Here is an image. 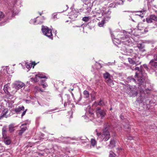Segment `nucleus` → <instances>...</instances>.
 <instances>
[{
	"label": "nucleus",
	"mask_w": 157,
	"mask_h": 157,
	"mask_svg": "<svg viewBox=\"0 0 157 157\" xmlns=\"http://www.w3.org/2000/svg\"><path fill=\"white\" fill-rule=\"evenodd\" d=\"M135 70L137 71L136 72L135 78H136L138 84V90L139 92V97L137 98L136 101H138L141 106L143 105V107L145 109H148L150 107V100L147 96L148 94L150 93L152 88H149L147 86L149 84H147L144 85L145 78L144 76L142 75V72L140 71L138 67L135 68Z\"/></svg>",
	"instance_id": "obj_1"
},
{
	"label": "nucleus",
	"mask_w": 157,
	"mask_h": 157,
	"mask_svg": "<svg viewBox=\"0 0 157 157\" xmlns=\"http://www.w3.org/2000/svg\"><path fill=\"white\" fill-rule=\"evenodd\" d=\"M132 39L127 35H124L121 38V43L128 46H132L133 45L132 42L131 40Z\"/></svg>",
	"instance_id": "obj_2"
},
{
	"label": "nucleus",
	"mask_w": 157,
	"mask_h": 157,
	"mask_svg": "<svg viewBox=\"0 0 157 157\" xmlns=\"http://www.w3.org/2000/svg\"><path fill=\"white\" fill-rule=\"evenodd\" d=\"M41 30L43 34L52 39H53L52 34V30L48 27L42 26Z\"/></svg>",
	"instance_id": "obj_3"
},
{
	"label": "nucleus",
	"mask_w": 157,
	"mask_h": 157,
	"mask_svg": "<svg viewBox=\"0 0 157 157\" xmlns=\"http://www.w3.org/2000/svg\"><path fill=\"white\" fill-rule=\"evenodd\" d=\"M127 93L130 96H135L137 94V91L135 87L134 86H129L127 89Z\"/></svg>",
	"instance_id": "obj_4"
},
{
	"label": "nucleus",
	"mask_w": 157,
	"mask_h": 157,
	"mask_svg": "<svg viewBox=\"0 0 157 157\" xmlns=\"http://www.w3.org/2000/svg\"><path fill=\"white\" fill-rule=\"evenodd\" d=\"M157 48H155L152 49L150 52L147 53V57L148 59L150 58V57L153 56V59L151 60H153V61L157 62Z\"/></svg>",
	"instance_id": "obj_5"
},
{
	"label": "nucleus",
	"mask_w": 157,
	"mask_h": 157,
	"mask_svg": "<svg viewBox=\"0 0 157 157\" xmlns=\"http://www.w3.org/2000/svg\"><path fill=\"white\" fill-rule=\"evenodd\" d=\"M27 109H25L24 107L23 106H19L18 107L15 108L14 111L17 114H20L22 111H23L21 115V118H22L23 116L25 115Z\"/></svg>",
	"instance_id": "obj_6"
},
{
	"label": "nucleus",
	"mask_w": 157,
	"mask_h": 157,
	"mask_svg": "<svg viewBox=\"0 0 157 157\" xmlns=\"http://www.w3.org/2000/svg\"><path fill=\"white\" fill-rule=\"evenodd\" d=\"M110 137V135L108 131V128H105L103 130L102 138L106 141L108 140Z\"/></svg>",
	"instance_id": "obj_7"
},
{
	"label": "nucleus",
	"mask_w": 157,
	"mask_h": 157,
	"mask_svg": "<svg viewBox=\"0 0 157 157\" xmlns=\"http://www.w3.org/2000/svg\"><path fill=\"white\" fill-rule=\"evenodd\" d=\"M25 86L24 83L19 81L15 82L12 85L13 88L17 90L24 87Z\"/></svg>",
	"instance_id": "obj_8"
},
{
	"label": "nucleus",
	"mask_w": 157,
	"mask_h": 157,
	"mask_svg": "<svg viewBox=\"0 0 157 157\" xmlns=\"http://www.w3.org/2000/svg\"><path fill=\"white\" fill-rule=\"evenodd\" d=\"M96 114L98 117H101L102 118L104 117L105 115V111L103 109H101L99 107H97L95 110Z\"/></svg>",
	"instance_id": "obj_9"
},
{
	"label": "nucleus",
	"mask_w": 157,
	"mask_h": 157,
	"mask_svg": "<svg viewBox=\"0 0 157 157\" xmlns=\"http://www.w3.org/2000/svg\"><path fill=\"white\" fill-rule=\"evenodd\" d=\"M121 50L124 51V54L126 55H131L132 56L133 55V53H135L133 52V51L132 49H128L124 47L122 48Z\"/></svg>",
	"instance_id": "obj_10"
},
{
	"label": "nucleus",
	"mask_w": 157,
	"mask_h": 157,
	"mask_svg": "<svg viewBox=\"0 0 157 157\" xmlns=\"http://www.w3.org/2000/svg\"><path fill=\"white\" fill-rule=\"evenodd\" d=\"M149 64L151 69L153 70L154 71L157 70V62L154 61L153 60H151Z\"/></svg>",
	"instance_id": "obj_11"
},
{
	"label": "nucleus",
	"mask_w": 157,
	"mask_h": 157,
	"mask_svg": "<svg viewBox=\"0 0 157 157\" xmlns=\"http://www.w3.org/2000/svg\"><path fill=\"white\" fill-rule=\"evenodd\" d=\"M157 17L154 15H151L146 18V21L148 23H151L153 21H157Z\"/></svg>",
	"instance_id": "obj_12"
},
{
	"label": "nucleus",
	"mask_w": 157,
	"mask_h": 157,
	"mask_svg": "<svg viewBox=\"0 0 157 157\" xmlns=\"http://www.w3.org/2000/svg\"><path fill=\"white\" fill-rule=\"evenodd\" d=\"M129 63L132 65H137L140 64L141 62H139L137 60L136 61L134 60L133 57L132 58H128Z\"/></svg>",
	"instance_id": "obj_13"
},
{
	"label": "nucleus",
	"mask_w": 157,
	"mask_h": 157,
	"mask_svg": "<svg viewBox=\"0 0 157 157\" xmlns=\"http://www.w3.org/2000/svg\"><path fill=\"white\" fill-rule=\"evenodd\" d=\"M26 125L27 124L26 123H25L21 125V129L19 131V135L20 136H21L23 133L27 129V127L26 126Z\"/></svg>",
	"instance_id": "obj_14"
},
{
	"label": "nucleus",
	"mask_w": 157,
	"mask_h": 157,
	"mask_svg": "<svg viewBox=\"0 0 157 157\" xmlns=\"http://www.w3.org/2000/svg\"><path fill=\"white\" fill-rule=\"evenodd\" d=\"M7 129L6 126H4L2 128V138L8 136L7 134Z\"/></svg>",
	"instance_id": "obj_15"
},
{
	"label": "nucleus",
	"mask_w": 157,
	"mask_h": 157,
	"mask_svg": "<svg viewBox=\"0 0 157 157\" xmlns=\"http://www.w3.org/2000/svg\"><path fill=\"white\" fill-rule=\"evenodd\" d=\"M4 143L7 145H10L11 143V138L10 136L2 138Z\"/></svg>",
	"instance_id": "obj_16"
},
{
	"label": "nucleus",
	"mask_w": 157,
	"mask_h": 157,
	"mask_svg": "<svg viewBox=\"0 0 157 157\" xmlns=\"http://www.w3.org/2000/svg\"><path fill=\"white\" fill-rule=\"evenodd\" d=\"M110 13L111 12L108 11L107 13H105L103 15L104 17V19L103 20H105V21H108L110 18Z\"/></svg>",
	"instance_id": "obj_17"
},
{
	"label": "nucleus",
	"mask_w": 157,
	"mask_h": 157,
	"mask_svg": "<svg viewBox=\"0 0 157 157\" xmlns=\"http://www.w3.org/2000/svg\"><path fill=\"white\" fill-rule=\"evenodd\" d=\"M105 105V104L103 100L101 99L98 103L96 102H95L93 104V106L94 107H96L98 105L100 106H103Z\"/></svg>",
	"instance_id": "obj_18"
},
{
	"label": "nucleus",
	"mask_w": 157,
	"mask_h": 157,
	"mask_svg": "<svg viewBox=\"0 0 157 157\" xmlns=\"http://www.w3.org/2000/svg\"><path fill=\"white\" fill-rule=\"evenodd\" d=\"M39 18V17H37L36 18H34V19H32L30 21V23L33 24H35V25L40 23V22H37V21H38Z\"/></svg>",
	"instance_id": "obj_19"
},
{
	"label": "nucleus",
	"mask_w": 157,
	"mask_h": 157,
	"mask_svg": "<svg viewBox=\"0 0 157 157\" xmlns=\"http://www.w3.org/2000/svg\"><path fill=\"white\" fill-rule=\"evenodd\" d=\"M145 28V25L143 23H139L138 25V29L140 30H143Z\"/></svg>",
	"instance_id": "obj_20"
},
{
	"label": "nucleus",
	"mask_w": 157,
	"mask_h": 157,
	"mask_svg": "<svg viewBox=\"0 0 157 157\" xmlns=\"http://www.w3.org/2000/svg\"><path fill=\"white\" fill-rule=\"evenodd\" d=\"M115 146V141L113 139H111L108 146L109 148H112Z\"/></svg>",
	"instance_id": "obj_21"
},
{
	"label": "nucleus",
	"mask_w": 157,
	"mask_h": 157,
	"mask_svg": "<svg viewBox=\"0 0 157 157\" xmlns=\"http://www.w3.org/2000/svg\"><path fill=\"white\" fill-rule=\"evenodd\" d=\"M127 79L128 81H130L131 82H137L138 83L137 81H136V78H135L132 76L128 77Z\"/></svg>",
	"instance_id": "obj_22"
},
{
	"label": "nucleus",
	"mask_w": 157,
	"mask_h": 157,
	"mask_svg": "<svg viewBox=\"0 0 157 157\" xmlns=\"http://www.w3.org/2000/svg\"><path fill=\"white\" fill-rule=\"evenodd\" d=\"M77 16V13L72 14L70 16L69 18L72 20L74 21L76 20Z\"/></svg>",
	"instance_id": "obj_23"
},
{
	"label": "nucleus",
	"mask_w": 157,
	"mask_h": 157,
	"mask_svg": "<svg viewBox=\"0 0 157 157\" xmlns=\"http://www.w3.org/2000/svg\"><path fill=\"white\" fill-rule=\"evenodd\" d=\"M103 77L105 79H110L111 78V76L110 75L108 72H106L103 74Z\"/></svg>",
	"instance_id": "obj_24"
},
{
	"label": "nucleus",
	"mask_w": 157,
	"mask_h": 157,
	"mask_svg": "<svg viewBox=\"0 0 157 157\" xmlns=\"http://www.w3.org/2000/svg\"><path fill=\"white\" fill-rule=\"evenodd\" d=\"M114 43L115 44H119L121 43V39L120 40L119 39L117 38H114V40H113Z\"/></svg>",
	"instance_id": "obj_25"
},
{
	"label": "nucleus",
	"mask_w": 157,
	"mask_h": 157,
	"mask_svg": "<svg viewBox=\"0 0 157 157\" xmlns=\"http://www.w3.org/2000/svg\"><path fill=\"white\" fill-rule=\"evenodd\" d=\"M137 47L140 50L143 52L145 51V50L144 49V44H139L137 45Z\"/></svg>",
	"instance_id": "obj_26"
},
{
	"label": "nucleus",
	"mask_w": 157,
	"mask_h": 157,
	"mask_svg": "<svg viewBox=\"0 0 157 157\" xmlns=\"http://www.w3.org/2000/svg\"><path fill=\"white\" fill-rule=\"evenodd\" d=\"M8 112V110L7 109H5L4 110H3V111H2V115L1 116L5 117H6L7 116H6V114Z\"/></svg>",
	"instance_id": "obj_27"
},
{
	"label": "nucleus",
	"mask_w": 157,
	"mask_h": 157,
	"mask_svg": "<svg viewBox=\"0 0 157 157\" xmlns=\"http://www.w3.org/2000/svg\"><path fill=\"white\" fill-rule=\"evenodd\" d=\"M107 84L110 86H113L114 84L113 80L111 78L109 79L106 81Z\"/></svg>",
	"instance_id": "obj_28"
},
{
	"label": "nucleus",
	"mask_w": 157,
	"mask_h": 157,
	"mask_svg": "<svg viewBox=\"0 0 157 157\" xmlns=\"http://www.w3.org/2000/svg\"><path fill=\"white\" fill-rule=\"evenodd\" d=\"M133 56L134 60L136 61V60H137L139 62H140V58L138 56V55L136 53H133V55L132 56Z\"/></svg>",
	"instance_id": "obj_29"
},
{
	"label": "nucleus",
	"mask_w": 157,
	"mask_h": 157,
	"mask_svg": "<svg viewBox=\"0 0 157 157\" xmlns=\"http://www.w3.org/2000/svg\"><path fill=\"white\" fill-rule=\"evenodd\" d=\"M14 126L13 124H11L9 126V130L10 132H12L14 130Z\"/></svg>",
	"instance_id": "obj_30"
},
{
	"label": "nucleus",
	"mask_w": 157,
	"mask_h": 157,
	"mask_svg": "<svg viewBox=\"0 0 157 157\" xmlns=\"http://www.w3.org/2000/svg\"><path fill=\"white\" fill-rule=\"evenodd\" d=\"M32 64L31 63L27 62L25 63V66L27 68L29 69L31 68Z\"/></svg>",
	"instance_id": "obj_31"
},
{
	"label": "nucleus",
	"mask_w": 157,
	"mask_h": 157,
	"mask_svg": "<svg viewBox=\"0 0 157 157\" xmlns=\"http://www.w3.org/2000/svg\"><path fill=\"white\" fill-rule=\"evenodd\" d=\"M36 76H37L41 78H47L46 76L42 74H39L38 75H36Z\"/></svg>",
	"instance_id": "obj_32"
},
{
	"label": "nucleus",
	"mask_w": 157,
	"mask_h": 157,
	"mask_svg": "<svg viewBox=\"0 0 157 157\" xmlns=\"http://www.w3.org/2000/svg\"><path fill=\"white\" fill-rule=\"evenodd\" d=\"M105 20H103L101 21L98 23V25L100 27H103L105 23Z\"/></svg>",
	"instance_id": "obj_33"
},
{
	"label": "nucleus",
	"mask_w": 157,
	"mask_h": 157,
	"mask_svg": "<svg viewBox=\"0 0 157 157\" xmlns=\"http://www.w3.org/2000/svg\"><path fill=\"white\" fill-rule=\"evenodd\" d=\"M83 94L86 98H88L89 96V93L88 91L87 90L84 91L83 92Z\"/></svg>",
	"instance_id": "obj_34"
},
{
	"label": "nucleus",
	"mask_w": 157,
	"mask_h": 157,
	"mask_svg": "<svg viewBox=\"0 0 157 157\" xmlns=\"http://www.w3.org/2000/svg\"><path fill=\"white\" fill-rule=\"evenodd\" d=\"M91 143L93 146H94L96 144L95 140L94 139H91Z\"/></svg>",
	"instance_id": "obj_35"
},
{
	"label": "nucleus",
	"mask_w": 157,
	"mask_h": 157,
	"mask_svg": "<svg viewBox=\"0 0 157 157\" xmlns=\"http://www.w3.org/2000/svg\"><path fill=\"white\" fill-rule=\"evenodd\" d=\"M96 65L97 66L96 68L98 69H100L102 67L101 64L97 62L96 63Z\"/></svg>",
	"instance_id": "obj_36"
},
{
	"label": "nucleus",
	"mask_w": 157,
	"mask_h": 157,
	"mask_svg": "<svg viewBox=\"0 0 157 157\" xmlns=\"http://www.w3.org/2000/svg\"><path fill=\"white\" fill-rule=\"evenodd\" d=\"M7 89V85H5L4 87L3 90L6 94H8L9 93Z\"/></svg>",
	"instance_id": "obj_37"
},
{
	"label": "nucleus",
	"mask_w": 157,
	"mask_h": 157,
	"mask_svg": "<svg viewBox=\"0 0 157 157\" xmlns=\"http://www.w3.org/2000/svg\"><path fill=\"white\" fill-rule=\"evenodd\" d=\"M82 20L85 22H87L89 20V18L88 17H85L82 18Z\"/></svg>",
	"instance_id": "obj_38"
},
{
	"label": "nucleus",
	"mask_w": 157,
	"mask_h": 157,
	"mask_svg": "<svg viewBox=\"0 0 157 157\" xmlns=\"http://www.w3.org/2000/svg\"><path fill=\"white\" fill-rule=\"evenodd\" d=\"M4 17V14L2 12H0V20L3 18Z\"/></svg>",
	"instance_id": "obj_39"
},
{
	"label": "nucleus",
	"mask_w": 157,
	"mask_h": 157,
	"mask_svg": "<svg viewBox=\"0 0 157 157\" xmlns=\"http://www.w3.org/2000/svg\"><path fill=\"white\" fill-rule=\"evenodd\" d=\"M146 11V10H141V11H138V12H140L141 13H142V14H140V15H139L140 17H143V15H143L144 14V13H145Z\"/></svg>",
	"instance_id": "obj_40"
},
{
	"label": "nucleus",
	"mask_w": 157,
	"mask_h": 157,
	"mask_svg": "<svg viewBox=\"0 0 157 157\" xmlns=\"http://www.w3.org/2000/svg\"><path fill=\"white\" fill-rule=\"evenodd\" d=\"M44 80H41V84H42V85L44 88H45L47 86V85L45 83H44Z\"/></svg>",
	"instance_id": "obj_41"
},
{
	"label": "nucleus",
	"mask_w": 157,
	"mask_h": 157,
	"mask_svg": "<svg viewBox=\"0 0 157 157\" xmlns=\"http://www.w3.org/2000/svg\"><path fill=\"white\" fill-rule=\"evenodd\" d=\"M5 149L4 147L0 144V151H3L5 150Z\"/></svg>",
	"instance_id": "obj_42"
},
{
	"label": "nucleus",
	"mask_w": 157,
	"mask_h": 157,
	"mask_svg": "<svg viewBox=\"0 0 157 157\" xmlns=\"http://www.w3.org/2000/svg\"><path fill=\"white\" fill-rule=\"evenodd\" d=\"M115 154L113 152H110L109 154V157H115Z\"/></svg>",
	"instance_id": "obj_43"
},
{
	"label": "nucleus",
	"mask_w": 157,
	"mask_h": 157,
	"mask_svg": "<svg viewBox=\"0 0 157 157\" xmlns=\"http://www.w3.org/2000/svg\"><path fill=\"white\" fill-rule=\"evenodd\" d=\"M143 67L145 68L147 70H148V68L147 66V65L146 64H144L143 65Z\"/></svg>",
	"instance_id": "obj_44"
},
{
	"label": "nucleus",
	"mask_w": 157,
	"mask_h": 157,
	"mask_svg": "<svg viewBox=\"0 0 157 157\" xmlns=\"http://www.w3.org/2000/svg\"><path fill=\"white\" fill-rule=\"evenodd\" d=\"M144 32H145V33H146V32H147L148 31L147 29L146 28H145V29L144 28Z\"/></svg>",
	"instance_id": "obj_45"
},
{
	"label": "nucleus",
	"mask_w": 157,
	"mask_h": 157,
	"mask_svg": "<svg viewBox=\"0 0 157 157\" xmlns=\"http://www.w3.org/2000/svg\"><path fill=\"white\" fill-rule=\"evenodd\" d=\"M56 18V14L54 15L53 16V18L54 19H55Z\"/></svg>",
	"instance_id": "obj_46"
},
{
	"label": "nucleus",
	"mask_w": 157,
	"mask_h": 157,
	"mask_svg": "<svg viewBox=\"0 0 157 157\" xmlns=\"http://www.w3.org/2000/svg\"><path fill=\"white\" fill-rule=\"evenodd\" d=\"M128 139L129 140H131L132 139V137H128Z\"/></svg>",
	"instance_id": "obj_47"
},
{
	"label": "nucleus",
	"mask_w": 157,
	"mask_h": 157,
	"mask_svg": "<svg viewBox=\"0 0 157 157\" xmlns=\"http://www.w3.org/2000/svg\"><path fill=\"white\" fill-rule=\"evenodd\" d=\"M97 135L98 136H100L101 135V134L100 133H98V132L97 133Z\"/></svg>",
	"instance_id": "obj_48"
},
{
	"label": "nucleus",
	"mask_w": 157,
	"mask_h": 157,
	"mask_svg": "<svg viewBox=\"0 0 157 157\" xmlns=\"http://www.w3.org/2000/svg\"><path fill=\"white\" fill-rule=\"evenodd\" d=\"M120 118L122 120H123L124 118V117L121 115L120 116Z\"/></svg>",
	"instance_id": "obj_49"
},
{
	"label": "nucleus",
	"mask_w": 157,
	"mask_h": 157,
	"mask_svg": "<svg viewBox=\"0 0 157 157\" xmlns=\"http://www.w3.org/2000/svg\"><path fill=\"white\" fill-rule=\"evenodd\" d=\"M81 99H82V97L81 96H80V97L79 98V99L78 100V101H80L81 100Z\"/></svg>",
	"instance_id": "obj_50"
},
{
	"label": "nucleus",
	"mask_w": 157,
	"mask_h": 157,
	"mask_svg": "<svg viewBox=\"0 0 157 157\" xmlns=\"http://www.w3.org/2000/svg\"><path fill=\"white\" fill-rule=\"evenodd\" d=\"M111 37L112 38H113V37L114 35L112 33H111Z\"/></svg>",
	"instance_id": "obj_51"
},
{
	"label": "nucleus",
	"mask_w": 157,
	"mask_h": 157,
	"mask_svg": "<svg viewBox=\"0 0 157 157\" xmlns=\"http://www.w3.org/2000/svg\"><path fill=\"white\" fill-rule=\"evenodd\" d=\"M2 84V82H0V87H1Z\"/></svg>",
	"instance_id": "obj_52"
},
{
	"label": "nucleus",
	"mask_w": 157,
	"mask_h": 157,
	"mask_svg": "<svg viewBox=\"0 0 157 157\" xmlns=\"http://www.w3.org/2000/svg\"><path fill=\"white\" fill-rule=\"evenodd\" d=\"M120 1H121V2H122L121 3V4H123V1L122 0H120Z\"/></svg>",
	"instance_id": "obj_53"
},
{
	"label": "nucleus",
	"mask_w": 157,
	"mask_h": 157,
	"mask_svg": "<svg viewBox=\"0 0 157 157\" xmlns=\"http://www.w3.org/2000/svg\"><path fill=\"white\" fill-rule=\"evenodd\" d=\"M49 150V149H46L45 150L47 152H48V151Z\"/></svg>",
	"instance_id": "obj_54"
},
{
	"label": "nucleus",
	"mask_w": 157,
	"mask_h": 157,
	"mask_svg": "<svg viewBox=\"0 0 157 157\" xmlns=\"http://www.w3.org/2000/svg\"><path fill=\"white\" fill-rule=\"evenodd\" d=\"M80 27V26H74L73 27Z\"/></svg>",
	"instance_id": "obj_55"
},
{
	"label": "nucleus",
	"mask_w": 157,
	"mask_h": 157,
	"mask_svg": "<svg viewBox=\"0 0 157 157\" xmlns=\"http://www.w3.org/2000/svg\"><path fill=\"white\" fill-rule=\"evenodd\" d=\"M71 95H72V96L73 97L74 96V94H73V93H71Z\"/></svg>",
	"instance_id": "obj_56"
},
{
	"label": "nucleus",
	"mask_w": 157,
	"mask_h": 157,
	"mask_svg": "<svg viewBox=\"0 0 157 157\" xmlns=\"http://www.w3.org/2000/svg\"><path fill=\"white\" fill-rule=\"evenodd\" d=\"M66 6L67 7V9L68 8V6L67 5H66Z\"/></svg>",
	"instance_id": "obj_57"
},
{
	"label": "nucleus",
	"mask_w": 157,
	"mask_h": 157,
	"mask_svg": "<svg viewBox=\"0 0 157 157\" xmlns=\"http://www.w3.org/2000/svg\"><path fill=\"white\" fill-rule=\"evenodd\" d=\"M117 149H118V150H120V148H117Z\"/></svg>",
	"instance_id": "obj_58"
},
{
	"label": "nucleus",
	"mask_w": 157,
	"mask_h": 157,
	"mask_svg": "<svg viewBox=\"0 0 157 157\" xmlns=\"http://www.w3.org/2000/svg\"><path fill=\"white\" fill-rule=\"evenodd\" d=\"M91 114H93V113H90Z\"/></svg>",
	"instance_id": "obj_59"
},
{
	"label": "nucleus",
	"mask_w": 157,
	"mask_h": 157,
	"mask_svg": "<svg viewBox=\"0 0 157 157\" xmlns=\"http://www.w3.org/2000/svg\"><path fill=\"white\" fill-rule=\"evenodd\" d=\"M96 132H97V129H96Z\"/></svg>",
	"instance_id": "obj_60"
},
{
	"label": "nucleus",
	"mask_w": 157,
	"mask_h": 157,
	"mask_svg": "<svg viewBox=\"0 0 157 157\" xmlns=\"http://www.w3.org/2000/svg\"><path fill=\"white\" fill-rule=\"evenodd\" d=\"M155 12H157V11L156 10H155Z\"/></svg>",
	"instance_id": "obj_61"
},
{
	"label": "nucleus",
	"mask_w": 157,
	"mask_h": 157,
	"mask_svg": "<svg viewBox=\"0 0 157 157\" xmlns=\"http://www.w3.org/2000/svg\"><path fill=\"white\" fill-rule=\"evenodd\" d=\"M40 15H41V13H40Z\"/></svg>",
	"instance_id": "obj_62"
},
{
	"label": "nucleus",
	"mask_w": 157,
	"mask_h": 157,
	"mask_svg": "<svg viewBox=\"0 0 157 157\" xmlns=\"http://www.w3.org/2000/svg\"><path fill=\"white\" fill-rule=\"evenodd\" d=\"M42 18H43V19H44V17H42Z\"/></svg>",
	"instance_id": "obj_63"
},
{
	"label": "nucleus",
	"mask_w": 157,
	"mask_h": 157,
	"mask_svg": "<svg viewBox=\"0 0 157 157\" xmlns=\"http://www.w3.org/2000/svg\"><path fill=\"white\" fill-rule=\"evenodd\" d=\"M111 109H111H111H110V110H111Z\"/></svg>",
	"instance_id": "obj_64"
}]
</instances>
